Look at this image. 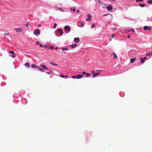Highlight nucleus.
<instances>
[{
	"label": "nucleus",
	"mask_w": 152,
	"mask_h": 152,
	"mask_svg": "<svg viewBox=\"0 0 152 152\" xmlns=\"http://www.w3.org/2000/svg\"><path fill=\"white\" fill-rule=\"evenodd\" d=\"M130 31H132L133 33H134L135 32L134 30L133 29H131L129 31V32Z\"/></svg>",
	"instance_id": "24"
},
{
	"label": "nucleus",
	"mask_w": 152,
	"mask_h": 152,
	"mask_svg": "<svg viewBox=\"0 0 152 152\" xmlns=\"http://www.w3.org/2000/svg\"><path fill=\"white\" fill-rule=\"evenodd\" d=\"M50 64L54 65L55 66H58L57 64H55L53 62H51L50 63Z\"/></svg>",
	"instance_id": "14"
},
{
	"label": "nucleus",
	"mask_w": 152,
	"mask_h": 152,
	"mask_svg": "<svg viewBox=\"0 0 152 152\" xmlns=\"http://www.w3.org/2000/svg\"><path fill=\"white\" fill-rule=\"evenodd\" d=\"M113 54L114 55V56L116 58H117V56H116V54L114 52H113Z\"/></svg>",
	"instance_id": "23"
},
{
	"label": "nucleus",
	"mask_w": 152,
	"mask_h": 152,
	"mask_svg": "<svg viewBox=\"0 0 152 152\" xmlns=\"http://www.w3.org/2000/svg\"><path fill=\"white\" fill-rule=\"evenodd\" d=\"M39 43H40L39 42H36V44L37 45H38V44H39Z\"/></svg>",
	"instance_id": "35"
},
{
	"label": "nucleus",
	"mask_w": 152,
	"mask_h": 152,
	"mask_svg": "<svg viewBox=\"0 0 152 152\" xmlns=\"http://www.w3.org/2000/svg\"><path fill=\"white\" fill-rule=\"evenodd\" d=\"M64 29L66 30L69 31L70 29L69 26H66L64 27Z\"/></svg>",
	"instance_id": "8"
},
{
	"label": "nucleus",
	"mask_w": 152,
	"mask_h": 152,
	"mask_svg": "<svg viewBox=\"0 0 152 152\" xmlns=\"http://www.w3.org/2000/svg\"><path fill=\"white\" fill-rule=\"evenodd\" d=\"M58 32L61 35H62L63 34V32L61 29H58Z\"/></svg>",
	"instance_id": "6"
},
{
	"label": "nucleus",
	"mask_w": 152,
	"mask_h": 152,
	"mask_svg": "<svg viewBox=\"0 0 152 152\" xmlns=\"http://www.w3.org/2000/svg\"><path fill=\"white\" fill-rule=\"evenodd\" d=\"M87 17H88V18L86 19V20L87 21H90L91 20V18L92 17V16L90 15V14H88Z\"/></svg>",
	"instance_id": "3"
},
{
	"label": "nucleus",
	"mask_w": 152,
	"mask_h": 152,
	"mask_svg": "<svg viewBox=\"0 0 152 152\" xmlns=\"http://www.w3.org/2000/svg\"><path fill=\"white\" fill-rule=\"evenodd\" d=\"M144 29L145 30V31L147 30V29H148L149 30H150L151 28L147 26H145L144 27Z\"/></svg>",
	"instance_id": "5"
},
{
	"label": "nucleus",
	"mask_w": 152,
	"mask_h": 152,
	"mask_svg": "<svg viewBox=\"0 0 152 152\" xmlns=\"http://www.w3.org/2000/svg\"><path fill=\"white\" fill-rule=\"evenodd\" d=\"M72 78H76V75H75V76H72Z\"/></svg>",
	"instance_id": "29"
},
{
	"label": "nucleus",
	"mask_w": 152,
	"mask_h": 152,
	"mask_svg": "<svg viewBox=\"0 0 152 152\" xmlns=\"http://www.w3.org/2000/svg\"><path fill=\"white\" fill-rule=\"evenodd\" d=\"M61 8L60 9V10H61Z\"/></svg>",
	"instance_id": "53"
},
{
	"label": "nucleus",
	"mask_w": 152,
	"mask_h": 152,
	"mask_svg": "<svg viewBox=\"0 0 152 152\" xmlns=\"http://www.w3.org/2000/svg\"><path fill=\"white\" fill-rule=\"evenodd\" d=\"M47 74H49V72H48V73H47Z\"/></svg>",
	"instance_id": "51"
},
{
	"label": "nucleus",
	"mask_w": 152,
	"mask_h": 152,
	"mask_svg": "<svg viewBox=\"0 0 152 152\" xmlns=\"http://www.w3.org/2000/svg\"><path fill=\"white\" fill-rule=\"evenodd\" d=\"M43 47L47 50L48 49H49V48L48 46L46 45H43Z\"/></svg>",
	"instance_id": "21"
},
{
	"label": "nucleus",
	"mask_w": 152,
	"mask_h": 152,
	"mask_svg": "<svg viewBox=\"0 0 152 152\" xmlns=\"http://www.w3.org/2000/svg\"><path fill=\"white\" fill-rule=\"evenodd\" d=\"M139 5L141 7H143L145 6V4H139Z\"/></svg>",
	"instance_id": "13"
},
{
	"label": "nucleus",
	"mask_w": 152,
	"mask_h": 152,
	"mask_svg": "<svg viewBox=\"0 0 152 152\" xmlns=\"http://www.w3.org/2000/svg\"><path fill=\"white\" fill-rule=\"evenodd\" d=\"M146 54L147 56H152V52L147 53H146Z\"/></svg>",
	"instance_id": "12"
},
{
	"label": "nucleus",
	"mask_w": 152,
	"mask_h": 152,
	"mask_svg": "<svg viewBox=\"0 0 152 152\" xmlns=\"http://www.w3.org/2000/svg\"><path fill=\"white\" fill-rule=\"evenodd\" d=\"M41 26V24H39L38 25V26L39 27H40Z\"/></svg>",
	"instance_id": "41"
},
{
	"label": "nucleus",
	"mask_w": 152,
	"mask_h": 152,
	"mask_svg": "<svg viewBox=\"0 0 152 152\" xmlns=\"http://www.w3.org/2000/svg\"><path fill=\"white\" fill-rule=\"evenodd\" d=\"M77 46V45L76 44H72L71 45V47L72 48H75Z\"/></svg>",
	"instance_id": "15"
},
{
	"label": "nucleus",
	"mask_w": 152,
	"mask_h": 152,
	"mask_svg": "<svg viewBox=\"0 0 152 152\" xmlns=\"http://www.w3.org/2000/svg\"><path fill=\"white\" fill-rule=\"evenodd\" d=\"M61 8L60 9V10H61Z\"/></svg>",
	"instance_id": "52"
},
{
	"label": "nucleus",
	"mask_w": 152,
	"mask_h": 152,
	"mask_svg": "<svg viewBox=\"0 0 152 152\" xmlns=\"http://www.w3.org/2000/svg\"><path fill=\"white\" fill-rule=\"evenodd\" d=\"M26 27L27 28H29V23L28 22L27 23H26Z\"/></svg>",
	"instance_id": "26"
},
{
	"label": "nucleus",
	"mask_w": 152,
	"mask_h": 152,
	"mask_svg": "<svg viewBox=\"0 0 152 152\" xmlns=\"http://www.w3.org/2000/svg\"><path fill=\"white\" fill-rule=\"evenodd\" d=\"M128 38H130L131 37L130 36V35H128Z\"/></svg>",
	"instance_id": "47"
},
{
	"label": "nucleus",
	"mask_w": 152,
	"mask_h": 152,
	"mask_svg": "<svg viewBox=\"0 0 152 152\" xmlns=\"http://www.w3.org/2000/svg\"><path fill=\"white\" fill-rule=\"evenodd\" d=\"M91 75V74L88 73H86V77H88L89 76H90Z\"/></svg>",
	"instance_id": "22"
},
{
	"label": "nucleus",
	"mask_w": 152,
	"mask_h": 152,
	"mask_svg": "<svg viewBox=\"0 0 152 152\" xmlns=\"http://www.w3.org/2000/svg\"><path fill=\"white\" fill-rule=\"evenodd\" d=\"M58 47H56V48H55V49H58Z\"/></svg>",
	"instance_id": "50"
},
{
	"label": "nucleus",
	"mask_w": 152,
	"mask_h": 152,
	"mask_svg": "<svg viewBox=\"0 0 152 152\" xmlns=\"http://www.w3.org/2000/svg\"><path fill=\"white\" fill-rule=\"evenodd\" d=\"M113 7L111 5H110L107 7V9L109 11H110L112 10Z\"/></svg>",
	"instance_id": "4"
},
{
	"label": "nucleus",
	"mask_w": 152,
	"mask_h": 152,
	"mask_svg": "<svg viewBox=\"0 0 152 152\" xmlns=\"http://www.w3.org/2000/svg\"><path fill=\"white\" fill-rule=\"evenodd\" d=\"M57 25V24L56 23H55L54 24V26H53V28H56V26Z\"/></svg>",
	"instance_id": "27"
},
{
	"label": "nucleus",
	"mask_w": 152,
	"mask_h": 152,
	"mask_svg": "<svg viewBox=\"0 0 152 152\" xmlns=\"http://www.w3.org/2000/svg\"><path fill=\"white\" fill-rule=\"evenodd\" d=\"M95 26V25L94 23H93L92 26V28H94Z\"/></svg>",
	"instance_id": "32"
},
{
	"label": "nucleus",
	"mask_w": 152,
	"mask_h": 152,
	"mask_svg": "<svg viewBox=\"0 0 152 152\" xmlns=\"http://www.w3.org/2000/svg\"><path fill=\"white\" fill-rule=\"evenodd\" d=\"M60 76L62 78H64V76L63 75H61Z\"/></svg>",
	"instance_id": "34"
},
{
	"label": "nucleus",
	"mask_w": 152,
	"mask_h": 152,
	"mask_svg": "<svg viewBox=\"0 0 152 152\" xmlns=\"http://www.w3.org/2000/svg\"><path fill=\"white\" fill-rule=\"evenodd\" d=\"M62 50H63V51H64V50H65V48H62Z\"/></svg>",
	"instance_id": "33"
},
{
	"label": "nucleus",
	"mask_w": 152,
	"mask_h": 152,
	"mask_svg": "<svg viewBox=\"0 0 152 152\" xmlns=\"http://www.w3.org/2000/svg\"><path fill=\"white\" fill-rule=\"evenodd\" d=\"M86 73L85 72H83L82 74L83 75H84L85 74H86Z\"/></svg>",
	"instance_id": "37"
},
{
	"label": "nucleus",
	"mask_w": 152,
	"mask_h": 152,
	"mask_svg": "<svg viewBox=\"0 0 152 152\" xmlns=\"http://www.w3.org/2000/svg\"><path fill=\"white\" fill-rule=\"evenodd\" d=\"M72 11H73V12H74L75 11V9H73V10H72Z\"/></svg>",
	"instance_id": "38"
},
{
	"label": "nucleus",
	"mask_w": 152,
	"mask_h": 152,
	"mask_svg": "<svg viewBox=\"0 0 152 152\" xmlns=\"http://www.w3.org/2000/svg\"><path fill=\"white\" fill-rule=\"evenodd\" d=\"M68 75H66L65 76H64V77H68Z\"/></svg>",
	"instance_id": "48"
},
{
	"label": "nucleus",
	"mask_w": 152,
	"mask_h": 152,
	"mask_svg": "<svg viewBox=\"0 0 152 152\" xmlns=\"http://www.w3.org/2000/svg\"><path fill=\"white\" fill-rule=\"evenodd\" d=\"M38 69L40 71H42L43 70V69H42V68H39H39H38Z\"/></svg>",
	"instance_id": "31"
},
{
	"label": "nucleus",
	"mask_w": 152,
	"mask_h": 152,
	"mask_svg": "<svg viewBox=\"0 0 152 152\" xmlns=\"http://www.w3.org/2000/svg\"><path fill=\"white\" fill-rule=\"evenodd\" d=\"M79 12H80V11H79V10H77V13H79Z\"/></svg>",
	"instance_id": "44"
},
{
	"label": "nucleus",
	"mask_w": 152,
	"mask_h": 152,
	"mask_svg": "<svg viewBox=\"0 0 152 152\" xmlns=\"http://www.w3.org/2000/svg\"><path fill=\"white\" fill-rule=\"evenodd\" d=\"M39 46L40 47H43V45L41 43H39Z\"/></svg>",
	"instance_id": "30"
},
{
	"label": "nucleus",
	"mask_w": 152,
	"mask_h": 152,
	"mask_svg": "<svg viewBox=\"0 0 152 152\" xmlns=\"http://www.w3.org/2000/svg\"><path fill=\"white\" fill-rule=\"evenodd\" d=\"M140 60H141V62L143 63L144 62L145 60L143 59V58H140Z\"/></svg>",
	"instance_id": "18"
},
{
	"label": "nucleus",
	"mask_w": 152,
	"mask_h": 152,
	"mask_svg": "<svg viewBox=\"0 0 152 152\" xmlns=\"http://www.w3.org/2000/svg\"><path fill=\"white\" fill-rule=\"evenodd\" d=\"M147 2L148 4H152V0H149L147 1Z\"/></svg>",
	"instance_id": "20"
},
{
	"label": "nucleus",
	"mask_w": 152,
	"mask_h": 152,
	"mask_svg": "<svg viewBox=\"0 0 152 152\" xmlns=\"http://www.w3.org/2000/svg\"><path fill=\"white\" fill-rule=\"evenodd\" d=\"M114 35H114V34H113V35H112V37H112V38H113V37H114Z\"/></svg>",
	"instance_id": "40"
},
{
	"label": "nucleus",
	"mask_w": 152,
	"mask_h": 152,
	"mask_svg": "<svg viewBox=\"0 0 152 152\" xmlns=\"http://www.w3.org/2000/svg\"><path fill=\"white\" fill-rule=\"evenodd\" d=\"M81 26L82 27H83V26H84V25H83V23H82L81 25Z\"/></svg>",
	"instance_id": "36"
},
{
	"label": "nucleus",
	"mask_w": 152,
	"mask_h": 152,
	"mask_svg": "<svg viewBox=\"0 0 152 152\" xmlns=\"http://www.w3.org/2000/svg\"><path fill=\"white\" fill-rule=\"evenodd\" d=\"M143 58V59H144V60L147 59L146 57H144V58Z\"/></svg>",
	"instance_id": "45"
},
{
	"label": "nucleus",
	"mask_w": 152,
	"mask_h": 152,
	"mask_svg": "<svg viewBox=\"0 0 152 152\" xmlns=\"http://www.w3.org/2000/svg\"><path fill=\"white\" fill-rule=\"evenodd\" d=\"M40 30L39 29H35L34 32V34L35 35H37V34H40Z\"/></svg>",
	"instance_id": "1"
},
{
	"label": "nucleus",
	"mask_w": 152,
	"mask_h": 152,
	"mask_svg": "<svg viewBox=\"0 0 152 152\" xmlns=\"http://www.w3.org/2000/svg\"><path fill=\"white\" fill-rule=\"evenodd\" d=\"M41 66L43 68L47 69H48V67L44 65H41Z\"/></svg>",
	"instance_id": "17"
},
{
	"label": "nucleus",
	"mask_w": 152,
	"mask_h": 152,
	"mask_svg": "<svg viewBox=\"0 0 152 152\" xmlns=\"http://www.w3.org/2000/svg\"><path fill=\"white\" fill-rule=\"evenodd\" d=\"M74 41L75 42H79V39L78 37L75 38Z\"/></svg>",
	"instance_id": "7"
},
{
	"label": "nucleus",
	"mask_w": 152,
	"mask_h": 152,
	"mask_svg": "<svg viewBox=\"0 0 152 152\" xmlns=\"http://www.w3.org/2000/svg\"><path fill=\"white\" fill-rule=\"evenodd\" d=\"M142 1H143V0H136V2H137L139 1H140V2H142Z\"/></svg>",
	"instance_id": "28"
},
{
	"label": "nucleus",
	"mask_w": 152,
	"mask_h": 152,
	"mask_svg": "<svg viewBox=\"0 0 152 152\" xmlns=\"http://www.w3.org/2000/svg\"><path fill=\"white\" fill-rule=\"evenodd\" d=\"M99 74V72H97L96 74H94L93 75V77H95L96 76H97Z\"/></svg>",
	"instance_id": "19"
},
{
	"label": "nucleus",
	"mask_w": 152,
	"mask_h": 152,
	"mask_svg": "<svg viewBox=\"0 0 152 152\" xmlns=\"http://www.w3.org/2000/svg\"><path fill=\"white\" fill-rule=\"evenodd\" d=\"M94 71H92V72H91V73H94Z\"/></svg>",
	"instance_id": "49"
},
{
	"label": "nucleus",
	"mask_w": 152,
	"mask_h": 152,
	"mask_svg": "<svg viewBox=\"0 0 152 152\" xmlns=\"http://www.w3.org/2000/svg\"><path fill=\"white\" fill-rule=\"evenodd\" d=\"M54 47L53 46H52L51 47H50V48L51 49H53L54 48Z\"/></svg>",
	"instance_id": "39"
},
{
	"label": "nucleus",
	"mask_w": 152,
	"mask_h": 152,
	"mask_svg": "<svg viewBox=\"0 0 152 152\" xmlns=\"http://www.w3.org/2000/svg\"><path fill=\"white\" fill-rule=\"evenodd\" d=\"M69 50V49H68V48H65V50Z\"/></svg>",
	"instance_id": "43"
},
{
	"label": "nucleus",
	"mask_w": 152,
	"mask_h": 152,
	"mask_svg": "<svg viewBox=\"0 0 152 152\" xmlns=\"http://www.w3.org/2000/svg\"><path fill=\"white\" fill-rule=\"evenodd\" d=\"M136 60L137 59L136 58H132L130 59V62L131 63H132L134 61Z\"/></svg>",
	"instance_id": "11"
},
{
	"label": "nucleus",
	"mask_w": 152,
	"mask_h": 152,
	"mask_svg": "<svg viewBox=\"0 0 152 152\" xmlns=\"http://www.w3.org/2000/svg\"><path fill=\"white\" fill-rule=\"evenodd\" d=\"M14 29L17 32L21 33L22 31V29L21 28H15Z\"/></svg>",
	"instance_id": "2"
},
{
	"label": "nucleus",
	"mask_w": 152,
	"mask_h": 152,
	"mask_svg": "<svg viewBox=\"0 0 152 152\" xmlns=\"http://www.w3.org/2000/svg\"><path fill=\"white\" fill-rule=\"evenodd\" d=\"M15 57V55H14V54L12 56V58H14Z\"/></svg>",
	"instance_id": "46"
},
{
	"label": "nucleus",
	"mask_w": 152,
	"mask_h": 152,
	"mask_svg": "<svg viewBox=\"0 0 152 152\" xmlns=\"http://www.w3.org/2000/svg\"><path fill=\"white\" fill-rule=\"evenodd\" d=\"M25 65L27 67H28V68H29L30 67V64H29V63L28 62V63H26L25 64Z\"/></svg>",
	"instance_id": "16"
},
{
	"label": "nucleus",
	"mask_w": 152,
	"mask_h": 152,
	"mask_svg": "<svg viewBox=\"0 0 152 152\" xmlns=\"http://www.w3.org/2000/svg\"><path fill=\"white\" fill-rule=\"evenodd\" d=\"M76 76V78L77 79H80L82 77H83V75H77Z\"/></svg>",
	"instance_id": "10"
},
{
	"label": "nucleus",
	"mask_w": 152,
	"mask_h": 152,
	"mask_svg": "<svg viewBox=\"0 0 152 152\" xmlns=\"http://www.w3.org/2000/svg\"><path fill=\"white\" fill-rule=\"evenodd\" d=\"M31 67L33 68H38L39 67L34 64H33L31 65Z\"/></svg>",
	"instance_id": "9"
},
{
	"label": "nucleus",
	"mask_w": 152,
	"mask_h": 152,
	"mask_svg": "<svg viewBox=\"0 0 152 152\" xmlns=\"http://www.w3.org/2000/svg\"><path fill=\"white\" fill-rule=\"evenodd\" d=\"M9 52V53H11L13 55L14 54V52L13 51H10Z\"/></svg>",
	"instance_id": "25"
},
{
	"label": "nucleus",
	"mask_w": 152,
	"mask_h": 152,
	"mask_svg": "<svg viewBox=\"0 0 152 152\" xmlns=\"http://www.w3.org/2000/svg\"><path fill=\"white\" fill-rule=\"evenodd\" d=\"M64 53L66 54H69V52H64Z\"/></svg>",
	"instance_id": "42"
}]
</instances>
